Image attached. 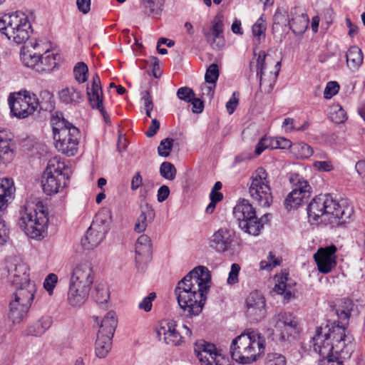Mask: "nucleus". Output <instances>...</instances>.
Segmentation results:
<instances>
[{"instance_id":"obj_61","label":"nucleus","mask_w":365,"mask_h":365,"mask_svg":"<svg viewBox=\"0 0 365 365\" xmlns=\"http://www.w3.org/2000/svg\"><path fill=\"white\" fill-rule=\"evenodd\" d=\"M141 99L143 101L145 109L153 108V99L148 91H144L141 93Z\"/></svg>"},{"instance_id":"obj_40","label":"nucleus","mask_w":365,"mask_h":365,"mask_svg":"<svg viewBox=\"0 0 365 365\" xmlns=\"http://www.w3.org/2000/svg\"><path fill=\"white\" fill-rule=\"evenodd\" d=\"M164 0H143L144 12L148 15H159L163 10Z\"/></svg>"},{"instance_id":"obj_58","label":"nucleus","mask_w":365,"mask_h":365,"mask_svg":"<svg viewBox=\"0 0 365 365\" xmlns=\"http://www.w3.org/2000/svg\"><path fill=\"white\" fill-rule=\"evenodd\" d=\"M240 270V267L238 264H232L231 266V270L229 273L227 278V283L230 284H234L238 282V274Z\"/></svg>"},{"instance_id":"obj_27","label":"nucleus","mask_w":365,"mask_h":365,"mask_svg":"<svg viewBox=\"0 0 365 365\" xmlns=\"http://www.w3.org/2000/svg\"><path fill=\"white\" fill-rule=\"evenodd\" d=\"M289 29L295 35H302L308 28L309 18L300 7H293L289 11Z\"/></svg>"},{"instance_id":"obj_7","label":"nucleus","mask_w":365,"mask_h":365,"mask_svg":"<svg viewBox=\"0 0 365 365\" xmlns=\"http://www.w3.org/2000/svg\"><path fill=\"white\" fill-rule=\"evenodd\" d=\"M41 47L36 40L29 41L21 48V60L24 66L31 68L38 73L52 71L57 65L58 55L50 50L41 53L43 49H41Z\"/></svg>"},{"instance_id":"obj_21","label":"nucleus","mask_w":365,"mask_h":365,"mask_svg":"<svg viewBox=\"0 0 365 365\" xmlns=\"http://www.w3.org/2000/svg\"><path fill=\"white\" fill-rule=\"evenodd\" d=\"M27 265L17 259L7 262L8 279L14 285L20 286L18 289H28L29 285L34 284L29 278Z\"/></svg>"},{"instance_id":"obj_18","label":"nucleus","mask_w":365,"mask_h":365,"mask_svg":"<svg viewBox=\"0 0 365 365\" xmlns=\"http://www.w3.org/2000/svg\"><path fill=\"white\" fill-rule=\"evenodd\" d=\"M210 246L217 252L232 255L237 252L239 242L232 231L220 229L211 237Z\"/></svg>"},{"instance_id":"obj_64","label":"nucleus","mask_w":365,"mask_h":365,"mask_svg":"<svg viewBox=\"0 0 365 365\" xmlns=\"http://www.w3.org/2000/svg\"><path fill=\"white\" fill-rule=\"evenodd\" d=\"M160 128V122L157 119H153L151 122L148 130L146 132V136L148 138L153 137Z\"/></svg>"},{"instance_id":"obj_19","label":"nucleus","mask_w":365,"mask_h":365,"mask_svg":"<svg viewBox=\"0 0 365 365\" xmlns=\"http://www.w3.org/2000/svg\"><path fill=\"white\" fill-rule=\"evenodd\" d=\"M205 41L213 49L220 50L225 46L223 16L217 14L211 22L202 28Z\"/></svg>"},{"instance_id":"obj_1","label":"nucleus","mask_w":365,"mask_h":365,"mask_svg":"<svg viewBox=\"0 0 365 365\" xmlns=\"http://www.w3.org/2000/svg\"><path fill=\"white\" fill-rule=\"evenodd\" d=\"M351 299H344L336 309L338 317L331 325L317 327L312 338L314 351L321 359L317 365H344L342 359H349L354 351V336L347 331L351 312Z\"/></svg>"},{"instance_id":"obj_47","label":"nucleus","mask_w":365,"mask_h":365,"mask_svg":"<svg viewBox=\"0 0 365 365\" xmlns=\"http://www.w3.org/2000/svg\"><path fill=\"white\" fill-rule=\"evenodd\" d=\"M265 365H287V359L281 354L269 353L266 357Z\"/></svg>"},{"instance_id":"obj_28","label":"nucleus","mask_w":365,"mask_h":365,"mask_svg":"<svg viewBox=\"0 0 365 365\" xmlns=\"http://www.w3.org/2000/svg\"><path fill=\"white\" fill-rule=\"evenodd\" d=\"M89 286L71 282L68 292V302L72 307H81L87 300L91 290Z\"/></svg>"},{"instance_id":"obj_22","label":"nucleus","mask_w":365,"mask_h":365,"mask_svg":"<svg viewBox=\"0 0 365 365\" xmlns=\"http://www.w3.org/2000/svg\"><path fill=\"white\" fill-rule=\"evenodd\" d=\"M266 53L264 51H260L257 58V75L259 77V86L264 93H269L274 88L277 81L281 66V61H277L275 65V71L274 73L270 72L267 76L264 73L266 67L265 58Z\"/></svg>"},{"instance_id":"obj_44","label":"nucleus","mask_w":365,"mask_h":365,"mask_svg":"<svg viewBox=\"0 0 365 365\" xmlns=\"http://www.w3.org/2000/svg\"><path fill=\"white\" fill-rule=\"evenodd\" d=\"M38 106L43 110H51L53 108V95L51 92L44 90L40 93Z\"/></svg>"},{"instance_id":"obj_16","label":"nucleus","mask_w":365,"mask_h":365,"mask_svg":"<svg viewBox=\"0 0 365 365\" xmlns=\"http://www.w3.org/2000/svg\"><path fill=\"white\" fill-rule=\"evenodd\" d=\"M290 182L293 185V189L284 200V206L287 210L298 207L304 200L310 197L312 189L308 182L298 174L292 175Z\"/></svg>"},{"instance_id":"obj_5","label":"nucleus","mask_w":365,"mask_h":365,"mask_svg":"<svg viewBox=\"0 0 365 365\" xmlns=\"http://www.w3.org/2000/svg\"><path fill=\"white\" fill-rule=\"evenodd\" d=\"M18 225L32 239L41 240L47 235L48 210L41 202L27 203L20 210Z\"/></svg>"},{"instance_id":"obj_45","label":"nucleus","mask_w":365,"mask_h":365,"mask_svg":"<svg viewBox=\"0 0 365 365\" xmlns=\"http://www.w3.org/2000/svg\"><path fill=\"white\" fill-rule=\"evenodd\" d=\"M160 173L165 179L173 180L175 178L177 170L170 162H163L160 167Z\"/></svg>"},{"instance_id":"obj_17","label":"nucleus","mask_w":365,"mask_h":365,"mask_svg":"<svg viewBox=\"0 0 365 365\" xmlns=\"http://www.w3.org/2000/svg\"><path fill=\"white\" fill-rule=\"evenodd\" d=\"M194 351L201 365H231L227 358L217 352L213 344L205 340L197 341Z\"/></svg>"},{"instance_id":"obj_8","label":"nucleus","mask_w":365,"mask_h":365,"mask_svg":"<svg viewBox=\"0 0 365 365\" xmlns=\"http://www.w3.org/2000/svg\"><path fill=\"white\" fill-rule=\"evenodd\" d=\"M68 170L59 158L54 157L50 159L41 178L43 192L51 195L62 191L69 180Z\"/></svg>"},{"instance_id":"obj_52","label":"nucleus","mask_w":365,"mask_h":365,"mask_svg":"<svg viewBox=\"0 0 365 365\" xmlns=\"http://www.w3.org/2000/svg\"><path fill=\"white\" fill-rule=\"evenodd\" d=\"M297 149V154L301 158H307L313 154L312 148L307 143H299L296 148Z\"/></svg>"},{"instance_id":"obj_59","label":"nucleus","mask_w":365,"mask_h":365,"mask_svg":"<svg viewBox=\"0 0 365 365\" xmlns=\"http://www.w3.org/2000/svg\"><path fill=\"white\" fill-rule=\"evenodd\" d=\"M143 185V178L141 176V174L140 172H137L132 178L130 189L133 191H135Z\"/></svg>"},{"instance_id":"obj_20","label":"nucleus","mask_w":365,"mask_h":365,"mask_svg":"<svg viewBox=\"0 0 365 365\" xmlns=\"http://www.w3.org/2000/svg\"><path fill=\"white\" fill-rule=\"evenodd\" d=\"M14 190L15 187L11 179L6 178L0 180V247L4 245L9 238V230L2 218L4 207L11 198Z\"/></svg>"},{"instance_id":"obj_11","label":"nucleus","mask_w":365,"mask_h":365,"mask_svg":"<svg viewBox=\"0 0 365 365\" xmlns=\"http://www.w3.org/2000/svg\"><path fill=\"white\" fill-rule=\"evenodd\" d=\"M111 219L112 213L109 209L103 208L98 212L81 240V244L85 249H93L103 241L110 229Z\"/></svg>"},{"instance_id":"obj_12","label":"nucleus","mask_w":365,"mask_h":365,"mask_svg":"<svg viewBox=\"0 0 365 365\" xmlns=\"http://www.w3.org/2000/svg\"><path fill=\"white\" fill-rule=\"evenodd\" d=\"M249 192L252 200L259 206L267 207L272 203L273 196L269 181L263 168H258L252 174Z\"/></svg>"},{"instance_id":"obj_39","label":"nucleus","mask_w":365,"mask_h":365,"mask_svg":"<svg viewBox=\"0 0 365 365\" xmlns=\"http://www.w3.org/2000/svg\"><path fill=\"white\" fill-rule=\"evenodd\" d=\"M329 119L337 124L344 123L347 119L346 113L339 104H334L330 107Z\"/></svg>"},{"instance_id":"obj_35","label":"nucleus","mask_w":365,"mask_h":365,"mask_svg":"<svg viewBox=\"0 0 365 365\" xmlns=\"http://www.w3.org/2000/svg\"><path fill=\"white\" fill-rule=\"evenodd\" d=\"M51 318H41L27 329V334L35 336H41L51 327Z\"/></svg>"},{"instance_id":"obj_62","label":"nucleus","mask_w":365,"mask_h":365,"mask_svg":"<svg viewBox=\"0 0 365 365\" xmlns=\"http://www.w3.org/2000/svg\"><path fill=\"white\" fill-rule=\"evenodd\" d=\"M76 5L83 14H88L91 10V0H77Z\"/></svg>"},{"instance_id":"obj_6","label":"nucleus","mask_w":365,"mask_h":365,"mask_svg":"<svg viewBox=\"0 0 365 365\" xmlns=\"http://www.w3.org/2000/svg\"><path fill=\"white\" fill-rule=\"evenodd\" d=\"M53 140L58 151L67 156L77 153L80 139V130L66 120L62 113L55 112L51 119Z\"/></svg>"},{"instance_id":"obj_33","label":"nucleus","mask_w":365,"mask_h":365,"mask_svg":"<svg viewBox=\"0 0 365 365\" xmlns=\"http://www.w3.org/2000/svg\"><path fill=\"white\" fill-rule=\"evenodd\" d=\"M346 58L348 67L352 71H356L362 64V51L358 46H351L346 52Z\"/></svg>"},{"instance_id":"obj_41","label":"nucleus","mask_w":365,"mask_h":365,"mask_svg":"<svg viewBox=\"0 0 365 365\" xmlns=\"http://www.w3.org/2000/svg\"><path fill=\"white\" fill-rule=\"evenodd\" d=\"M290 16L285 11L278 9L273 16V30H278L279 27L289 26Z\"/></svg>"},{"instance_id":"obj_10","label":"nucleus","mask_w":365,"mask_h":365,"mask_svg":"<svg viewBox=\"0 0 365 365\" xmlns=\"http://www.w3.org/2000/svg\"><path fill=\"white\" fill-rule=\"evenodd\" d=\"M233 215L238 221L239 227L245 232L257 236L269 221V215L265 214L261 218H257L255 208L248 200H240L234 207Z\"/></svg>"},{"instance_id":"obj_25","label":"nucleus","mask_w":365,"mask_h":365,"mask_svg":"<svg viewBox=\"0 0 365 365\" xmlns=\"http://www.w3.org/2000/svg\"><path fill=\"white\" fill-rule=\"evenodd\" d=\"M94 280V272L90 261L83 259L78 262L73 267L71 282L91 287Z\"/></svg>"},{"instance_id":"obj_3","label":"nucleus","mask_w":365,"mask_h":365,"mask_svg":"<svg viewBox=\"0 0 365 365\" xmlns=\"http://www.w3.org/2000/svg\"><path fill=\"white\" fill-rule=\"evenodd\" d=\"M307 214L310 221L329 223L332 227L345 224L353 215V207L346 200L339 202L329 195H319L309 204Z\"/></svg>"},{"instance_id":"obj_32","label":"nucleus","mask_w":365,"mask_h":365,"mask_svg":"<svg viewBox=\"0 0 365 365\" xmlns=\"http://www.w3.org/2000/svg\"><path fill=\"white\" fill-rule=\"evenodd\" d=\"M58 97L61 102L66 104H78L83 98V94L73 86L63 88L58 93Z\"/></svg>"},{"instance_id":"obj_57","label":"nucleus","mask_w":365,"mask_h":365,"mask_svg":"<svg viewBox=\"0 0 365 365\" xmlns=\"http://www.w3.org/2000/svg\"><path fill=\"white\" fill-rule=\"evenodd\" d=\"M239 93L234 92L226 103V108L229 114H232L239 103Z\"/></svg>"},{"instance_id":"obj_4","label":"nucleus","mask_w":365,"mask_h":365,"mask_svg":"<svg viewBox=\"0 0 365 365\" xmlns=\"http://www.w3.org/2000/svg\"><path fill=\"white\" fill-rule=\"evenodd\" d=\"M264 347V336L257 331L247 329L232 340L230 349L232 359L247 364L255 361Z\"/></svg>"},{"instance_id":"obj_2","label":"nucleus","mask_w":365,"mask_h":365,"mask_svg":"<svg viewBox=\"0 0 365 365\" xmlns=\"http://www.w3.org/2000/svg\"><path fill=\"white\" fill-rule=\"evenodd\" d=\"M210 283V272L204 266L196 267L178 282L175 294L186 316L192 317L201 313Z\"/></svg>"},{"instance_id":"obj_30","label":"nucleus","mask_w":365,"mask_h":365,"mask_svg":"<svg viewBox=\"0 0 365 365\" xmlns=\"http://www.w3.org/2000/svg\"><path fill=\"white\" fill-rule=\"evenodd\" d=\"M155 216V210L150 204L145 202L141 205L140 214L135 225V231L137 232H144L148 225L153 221Z\"/></svg>"},{"instance_id":"obj_14","label":"nucleus","mask_w":365,"mask_h":365,"mask_svg":"<svg viewBox=\"0 0 365 365\" xmlns=\"http://www.w3.org/2000/svg\"><path fill=\"white\" fill-rule=\"evenodd\" d=\"M8 102L11 115L26 118L32 115L38 106V98L29 91L11 93Z\"/></svg>"},{"instance_id":"obj_46","label":"nucleus","mask_w":365,"mask_h":365,"mask_svg":"<svg viewBox=\"0 0 365 365\" xmlns=\"http://www.w3.org/2000/svg\"><path fill=\"white\" fill-rule=\"evenodd\" d=\"M219 77L218 66L216 63L211 64L207 69L205 79L207 83L213 84L215 86Z\"/></svg>"},{"instance_id":"obj_34","label":"nucleus","mask_w":365,"mask_h":365,"mask_svg":"<svg viewBox=\"0 0 365 365\" xmlns=\"http://www.w3.org/2000/svg\"><path fill=\"white\" fill-rule=\"evenodd\" d=\"M113 337L97 335L96 341V354L98 358H104L111 349Z\"/></svg>"},{"instance_id":"obj_53","label":"nucleus","mask_w":365,"mask_h":365,"mask_svg":"<svg viewBox=\"0 0 365 365\" xmlns=\"http://www.w3.org/2000/svg\"><path fill=\"white\" fill-rule=\"evenodd\" d=\"M155 297L156 294L155 292L150 293L148 296L143 298V299L139 303L138 308L147 312H150L152 309L153 302Z\"/></svg>"},{"instance_id":"obj_56","label":"nucleus","mask_w":365,"mask_h":365,"mask_svg":"<svg viewBox=\"0 0 365 365\" xmlns=\"http://www.w3.org/2000/svg\"><path fill=\"white\" fill-rule=\"evenodd\" d=\"M313 166L315 169L321 172H329L334 169L332 163L330 160L314 161Z\"/></svg>"},{"instance_id":"obj_54","label":"nucleus","mask_w":365,"mask_h":365,"mask_svg":"<svg viewBox=\"0 0 365 365\" xmlns=\"http://www.w3.org/2000/svg\"><path fill=\"white\" fill-rule=\"evenodd\" d=\"M267 29L265 21L261 17L257 19L255 24L252 26V34L255 37H260L264 34Z\"/></svg>"},{"instance_id":"obj_15","label":"nucleus","mask_w":365,"mask_h":365,"mask_svg":"<svg viewBox=\"0 0 365 365\" xmlns=\"http://www.w3.org/2000/svg\"><path fill=\"white\" fill-rule=\"evenodd\" d=\"M272 323L278 333L280 341H291L300 331L297 317L290 312H281L275 314L272 319Z\"/></svg>"},{"instance_id":"obj_50","label":"nucleus","mask_w":365,"mask_h":365,"mask_svg":"<svg viewBox=\"0 0 365 365\" xmlns=\"http://www.w3.org/2000/svg\"><path fill=\"white\" fill-rule=\"evenodd\" d=\"M177 96L181 101L190 103L195 96V93L192 88L184 86L178 88L177 91Z\"/></svg>"},{"instance_id":"obj_37","label":"nucleus","mask_w":365,"mask_h":365,"mask_svg":"<svg viewBox=\"0 0 365 365\" xmlns=\"http://www.w3.org/2000/svg\"><path fill=\"white\" fill-rule=\"evenodd\" d=\"M14 151L10 140L0 137V163H8L13 160Z\"/></svg>"},{"instance_id":"obj_13","label":"nucleus","mask_w":365,"mask_h":365,"mask_svg":"<svg viewBox=\"0 0 365 365\" xmlns=\"http://www.w3.org/2000/svg\"><path fill=\"white\" fill-rule=\"evenodd\" d=\"M35 284L28 289H17L9 304V317L14 324L20 323L26 317L34 299Z\"/></svg>"},{"instance_id":"obj_43","label":"nucleus","mask_w":365,"mask_h":365,"mask_svg":"<svg viewBox=\"0 0 365 365\" xmlns=\"http://www.w3.org/2000/svg\"><path fill=\"white\" fill-rule=\"evenodd\" d=\"M88 68L83 62H78L73 68L75 80L79 83H85L88 79Z\"/></svg>"},{"instance_id":"obj_24","label":"nucleus","mask_w":365,"mask_h":365,"mask_svg":"<svg viewBox=\"0 0 365 365\" xmlns=\"http://www.w3.org/2000/svg\"><path fill=\"white\" fill-rule=\"evenodd\" d=\"M336 247L334 245L319 248L314 255L318 270L323 274L329 273L336 265Z\"/></svg>"},{"instance_id":"obj_23","label":"nucleus","mask_w":365,"mask_h":365,"mask_svg":"<svg viewBox=\"0 0 365 365\" xmlns=\"http://www.w3.org/2000/svg\"><path fill=\"white\" fill-rule=\"evenodd\" d=\"M266 302L261 292H252L246 299V316L252 322H257L266 315Z\"/></svg>"},{"instance_id":"obj_26","label":"nucleus","mask_w":365,"mask_h":365,"mask_svg":"<svg viewBox=\"0 0 365 365\" xmlns=\"http://www.w3.org/2000/svg\"><path fill=\"white\" fill-rule=\"evenodd\" d=\"M135 264L139 271L143 272L152 259V244L146 235H140L135 243Z\"/></svg>"},{"instance_id":"obj_63","label":"nucleus","mask_w":365,"mask_h":365,"mask_svg":"<svg viewBox=\"0 0 365 365\" xmlns=\"http://www.w3.org/2000/svg\"><path fill=\"white\" fill-rule=\"evenodd\" d=\"M192 106V110L195 113H201L204 109V103L200 98L194 97L190 101Z\"/></svg>"},{"instance_id":"obj_31","label":"nucleus","mask_w":365,"mask_h":365,"mask_svg":"<svg viewBox=\"0 0 365 365\" xmlns=\"http://www.w3.org/2000/svg\"><path fill=\"white\" fill-rule=\"evenodd\" d=\"M118 324L116 314L113 311L108 312L101 320L98 335L113 337Z\"/></svg>"},{"instance_id":"obj_60","label":"nucleus","mask_w":365,"mask_h":365,"mask_svg":"<svg viewBox=\"0 0 365 365\" xmlns=\"http://www.w3.org/2000/svg\"><path fill=\"white\" fill-rule=\"evenodd\" d=\"M170 188L167 185H162L158 190L157 198L159 202H163L169 197Z\"/></svg>"},{"instance_id":"obj_42","label":"nucleus","mask_w":365,"mask_h":365,"mask_svg":"<svg viewBox=\"0 0 365 365\" xmlns=\"http://www.w3.org/2000/svg\"><path fill=\"white\" fill-rule=\"evenodd\" d=\"M289 274L287 273L282 274L280 277H277V284L274 286V291L279 294H284V297L289 299L292 295L290 291L287 290V281L288 280Z\"/></svg>"},{"instance_id":"obj_49","label":"nucleus","mask_w":365,"mask_h":365,"mask_svg":"<svg viewBox=\"0 0 365 365\" xmlns=\"http://www.w3.org/2000/svg\"><path fill=\"white\" fill-rule=\"evenodd\" d=\"M281 261L277 258L272 254V252H269V256L267 260H262L260 262L259 266L260 269L262 270H272L274 267L280 264Z\"/></svg>"},{"instance_id":"obj_51","label":"nucleus","mask_w":365,"mask_h":365,"mask_svg":"<svg viewBox=\"0 0 365 365\" xmlns=\"http://www.w3.org/2000/svg\"><path fill=\"white\" fill-rule=\"evenodd\" d=\"M339 90V85L336 81H329L327 83L324 92V97L329 99L335 96Z\"/></svg>"},{"instance_id":"obj_9","label":"nucleus","mask_w":365,"mask_h":365,"mask_svg":"<svg viewBox=\"0 0 365 365\" xmlns=\"http://www.w3.org/2000/svg\"><path fill=\"white\" fill-rule=\"evenodd\" d=\"M31 31V25L24 13L16 12L0 16V31L18 44L24 43L26 45Z\"/></svg>"},{"instance_id":"obj_48","label":"nucleus","mask_w":365,"mask_h":365,"mask_svg":"<svg viewBox=\"0 0 365 365\" xmlns=\"http://www.w3.org/2000/svg\"><path fill=\"white\" fill-rule=\"evenodd\" d=\"M173 141V139L169 138L161 140L158 147V155L162 157H168L172 150Z\"/></svg>"},{"instance_id":"obj_55","label":"nucleus","mask_w":365,"mask_h":365,"mask_svg":"<svg viewBox=\"0 0 365 365\" xmlns=\"http://www.w3.org/2000/svg\"><path fill=\"white\" fill-rule=\"evenodd\" d=\"M58 281V277L55 274H49L44 280L43 287L51 294Z\"/></svg>"},{"instance_id":"obj_38","label":"nucleus","mask_w":365,"mask_h":365,"mask_svg":"<svg viewBox=\"0 0 365 365\" xmlns=\"http://www.w3.org/2000/svg\"><path fill=\"white\" fill-rule=\"evenodd\" d=\"M93 298L96 303L101 304L103 307H106L110 298L107 286L103 284H98L93 292Z\"/></svg>"},{"instance_id":"obj_36","label":"nucleus","mask_w":365,"mask_h":365,"mask_svg":"<svg viewBox=\"0 0 365 365\" xmlns=\"http://www.w3.org/2000/svg\"><path fill=\"white\" fill-rule=\"evenodd\" d=\"M87 95L89 103L92 108L98 110L103 107L102 88H91L88 86Z\"/></svg>"},{"instance_id":"obj_29","label":"nucleus","mask_w":365,"mask_h":365,"mask_svg":"<svg viewBox=\"0 0 365 365\" xmlns=\"http://www.w3.org/2000/svg\"><path fill=\"white\" fill-rule=\"evenodd\" d=\"M175 324L173 321L166 322L165 325H162L158 330V335L164 336L165 342L170 346H179L182 341V337L178 331H176Z\"/></svg>"}]
</instances>
